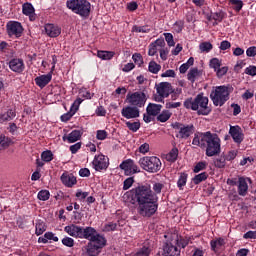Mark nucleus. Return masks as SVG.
<instances>
[{"label":"nucleus","instance_id":"obj_1","mask_svg":"<svg viewBox=\"0 0 256 256\" xmlns=\"http://www.w3.org/2000/svg\"><path fill=\"white\" fill-rule=\"evenodd\" d=\"M151 186H138L135 189V199L138 203L137 212L142 217H153L157 213L158 204H157V195L163 190V184L155 182Z\"/></svg>","mask_w":256,"mask_h":256},{"label":"nucleus","instance_id":"obj_2","mask_svg":"<svg viewBox=\"0 0 256 256\" xmlns=\"http://www.w3.org/2000/svg\"><path fill=\"white\" fill-rule=\"evenodd\" d=\"M192 145L201 147V149H205L206 147L207 157H215V155H219V153H221V139L217 134H213L211 132L195 133Z\"/></svg>","mask_w":256,"mask_h":256},{"label":"nucleus","instance_id":"obj_3","mask_svg":"<svg viewBox=\"0 0 256 256\" xmlns=\"http://www.w3.org/2000/svg\"><path fill=\"white\" fill-rule=\"evenodd\" d=\"M185 109H191L197 111L198 115H209L211 113V107H209V98L203 93L198 94L195 98H187L184 101Z\"/></svg>","mask_w":256,"mask_h":256},{"label":"nucleus","instance_id":"obj_4","mask_svg":"<svg viewBox=\"0 0 256 256\" xmlns=\"http://www.w3.org/2000/svg\"><path fill=\"white\" fill-rule=\"evenodd\" d=\"M230 93V86H217L215 90L211 92L210 99L215 107H223V105L229 101Z\"/></svg>","mask_w":256,"mask_h":256},{"label":"nucleus","instance_id":"obj_5","mask_svg":"<svg viewBox=\"0 0 256 256\" xmlns=\"http://www.w3.org/2000/svg\"><path fill=\"white\" fill-rule=\"evenodd\" d=\"M68 9L80 17H89L91 13V3L87 0H68L66 2Z\"/></svg>","mask_w":256,"mask_h":256},{"label":"nucleus","instance_id":"obj_6","mask_svg":"<svg viewBox=\"0 0 256 256\" xmlns=\"http://www.w3.org/2000/svg\"><path fill=\"white\" fill-rule=\"evenodd\" d=\"M139 165L147 173H159L161 171V159L157 156H144L139 159Z\"/></svg>","mask_w":256,"mask_h":256},{"label":"nucleus","instance_id":"obj_7","mask_svg":"<svg viewBox=\"0 0 256 256\" xmlns=\"http://www.w3.org/2000/svg\"><path fill=\"white\" fill-rule=\"evenodd\" d=\"M126 103L132 107H145V103H147V95L142 91L129 92L126 95Z\"/></svg>","mask_w":256,"mask_h":256},{"label":"nucleus","instance_id":"obj_8","mask_svg":"<svg viewBox=\"0 0 256 256\" xmlns=\"http://www.w3.org/2000/svg\"><path fill=\"white\" fill-rule=\"evenodd\" d=\"M173 129H177L176 134L177 139H189L191 135L195 132V126L193 124L185 125L179 122H176L172 125Z\"/></svg>","mask_w":256,"mask_h":256},{"label":"nucleus","instance_id":"obj_9","mask_svg":"<svg viewBox=\"0 0 256 256\" xmlns=\"http://www.w3.org/2000/svg\"><path fill=\"white\" fill-rule=\"evenodd\" d=\"M7 35L11 39H19L23 35V25L17 21H9L6 24Z\"/></svg>","mask_w":256,"mask_h":256},{"label":"nucleus","instance_id":"obj_10","mask_svg":"<svg viewBox=\"0 0 256 256\" xmlns=\"http://www.w3.org/2000/svg\"><path fill=\"white\" fill-rule=\"evenodd\" d=\"M119 168L124 171L125 175H135V173H141V169L133 159L124 160L120 165Z\"/></svg>","mask_w":256,"mask_h":256},{"label":"nucleus","instance_id":"obj_11","mask_svg":"<svg viewBox=\"0 0 256 256\" xmlns=\"http://www.w3.org/2000/svg\"><path fill=\"white\" fill-rule=\"evenodd\" d=\"M95 171H105L109 167V158L103 154L97 155L92 161Z\"/></svg>","mask_w":256,"mask_h":256},{"label":"nucleus","instance_id":"obj_12","mask_svg":"<svg viewBox=\"0 0 256 256\" xmlns=\"http://www.w3.org/2000/svg\"><path fill=\"white\" fill-rule=\"evenodd\" d=\"M156 91L160 98L158 99L159 102L163 101V99L169 97L171 93H173V88L171 87V83L169 82H161L156 85Z\"/></svg>","mask_w":256,"mask_h":256},{"label":"nucleus","instance_id":"obj_13","mask_svg":"<svg viewBox=\"0 0 256 256\" xmlns=\"http://www.w3.org/2000/svg\"><path fill=\"white\" fill-rule=\"evenodd\" d=\"M121 115L125 119H137L140 115L139 108L135 106H125L121 110Z\"/></svg>","mask_w":256,"mask_h":256},{"label":"nucleus","instance_id":"obj_14","mask_svg":"<svg viewBox=\"0 0 256 256\" xmlns=\"http://www.w3.org/2000/svg\"><path fill=\"white\" fill-rule=\"evenodd\" d=\"M181 255V250L177 248L176 244L171 242H166L163 246V254L162 256H179Z\"/></svg>","mask_w":256,"mask_h":256},{"label":"nucleus","instance_id":"obj_15","mask_svg":"<svg viewBox=\"0 0 256 256\" xmlns=\"http://www.w3.org/2000/svg\"><path fill=\"white\" fill-rule=\"evenodd\" d=\"M247 181L252 183L251 178H245V177H239L238 178V195L241 197H245L247 195V192L249 191V185L247 184Z\"/></svg>","mask_w":256,"mask_h":256},{"label":"nucleus","instance_id":"obj_16","mask_svg":"<svg viewBox=\"0 0 256 256\" xmlns=\"http://www.w3.org/2000/svg\"><path fill=\"white\" fill-rule=\"evenodd\" d=\"M9 68L14 73H23L25 71V62L23 59L14 58L9 62Z\"/></svg>","mask_w":256,"mask_h":256},{"label":"nucleus","instance_id":"obj_17","mask_svg":"<svg viewBox=\"0 0 256 256\" xmlns=\"http://www.w3.org/2000/svg\"><path fill=\"white\" fill-rule=\"evenodd\" d=\"M60 179L65 187H73V185H77V178L69 172H64Z\"/></svg>","mask_w":256,"mask_h":256},{"label":"nucleus","instance_id":"obj_18","mask_svg":"<svg viewBox=\"0 0 256 256\" xmlns=\"http://www.w3.org/2000/svg\"><path fill=\"white\" fill-rule=\"evenodd\" d=\"M51 79H53V75H51V72H49L46 75H41L35 78V83L40 89H43V87H47L49 83H51Z\"/></svg>","mask_w":256,"mask_h":256},{"label":"nucleus","instance_id":"obj_19","mask_svg":"<svg viewBox=\"0 0 256 256\" xmlns=\"http://www.w3.org/2000/svg\"><path fill=\"white\" fill-rule=\"evenodd\" d=\"M81 230H82V227L77 226L75 224L65 226V228H64V231L68 235H70V237H78L79 239H81Z\"/></svg>","mask_w":256,"mask_h":256},{"label":"nucleus","instance_id":"obj_20","mask_svg":"<svg viewBox=\"0 0 256 256\" xmlns=\"http://www.w3.org/2000/svg\"><path fill=\"white\" fill-rule=\"evenodd\" d=\"M229 133L232 139L235 141V143H241L243 141V132L241 131V127L239 126L230 127Z\"/></svg>","mask_w":256,"mask_h":256},{"label":"nucleus","instance_id":"obj_21","mask_svg":"<svg viewBox=\"0 0 256 256\" xmlns=\"http://www.w3.org/2000/svg\"><path fill=\"white\" fill-rule=\"evenodd\" d=\"M22 13L24 15H27L30 19V21H35L37 19V16L35 15V8L31 3H25L22 6Z\"/></svg>","mask_w":256,"mask_h":256},{"label":"nucleus","instance_id":"obj_22","mask_svg":"<svg viewBox=\"0 0 256 256\" xmlns=\"http://www.w3.org/2000/svg\"><path fill=\"white\" fill-rule=\"evenodd\" d=\"M45 32L48 37H59V35H61V28L59 26H55V24H46Z\"/></svg>","mask_w":256,"mask_h":256},{"label":"nucleus","instance_id":"obj_23","mask_svg":"<svg viewBox=\"0 0 256 256\" xmlns=\"http://www.w3.org/2000/svg\"><path fill=\"white\" fill-rule=\"evenodd\" d=\"M90 244H93L94 246L103 249V247H105L107 240L105 239V237H103V235L98 234V232L95 233V235L93 236L92 240H90L89 242Z\"/></svg>","mask_w":256,"mask_h":256},{"label":"nucleus","instance_id":"obj_24","mask_svg":"<svg viewBox=\"0 0 256 256\" xmlns=\"http://www.w3.org/2000/svg\"><path fill=\"white\" fill-rule=\"evenodd\" d=\"M81 135H83V132L80 130H73L67 136H63V141H68V143H75L81 139Z\"/></svg>","mask_w":256,"mask_h":256},{"label":"nucleus","instance_id":"obj_25","mask_svg":"<svg viewBox=\"0 0 256 256\" xmlns=\"http://www.w3.org/2000/svg\"><path fill=\"white\" fill-rule=\"evenodd\" d=\"M97 233V230L93 227H86L81 230L80 239H88V241H91L93 236Z\"/></svg>","mask_w":256,"mask_h":256},{"label":"nucleus","instance_id":"obj_26","mask_svg":"<svg viewBox=\"0 0 256 256\" xmlns=\"http://www.w3.org/2000/svg\"><path fill=\"white\" fill-rule=\"evenodd\" d=\"M161 109H163V105L150 103L146 108V112L152 117H157L161 113Z\"/></svg>","mask_w":256,"mask_h":256},{"label":"nucleus","instance_id":"obj_27","mask_svg":"<svg viewBox=\"0 0 256 256\" xmlns=\"http://www.w3.org/2000/svg\"><path fill=\"white\" fill-rule=\"evenodd\" d=\"M210 245L212 251H214V253H218V251H221V249L225 247V239L218 238L215 240H211Z\"/></svg>","mask_w":256,"mask_h":256},{"label":"nucleus","instance_id":"obj_28","mask_svg":"<svg viewBox=\"0 0 256 256\" xmlns=\"http://www.w3.org/2000/svg\"><path fill=\"white\" fill-rule=\"evenodd\" d=\"M15 110L10 109L7 112L0 114V123H5L7 121H13L16 117Z\"/></svg>","mask_w":256,"mask_h":256},{"label":"nucleus","instance_id":"obj_29","mask_svg":"<svg viewBox=\"0 0 256 256\" xmlns=\"http://www.w3.org/2000/svg\"><path fill=\"white\" fill-rule=\"evenodd\" d=\"M97 57H99V59H102L103 61H110V59H113V57H115V52L99 50L97 52Z\"/></svg>","mask_w":256,"mask_h":256},{"label":"nucleus","instance_id":"obj_30","mask_svg":"<svg viewBox=\"0 0 256 256\" xmlns=\"http://www.w3.org/2000/svg\"><path fill=\"white\" fill-rule=\"evenodd\" d=\"M99 249H101V248H99L98 246H95V244H91L89 242L87 245V248H86V255L97 256L100 253Z\"/></svg>","mask_w":256,"mask_h":256},{"label":"nucleus","instance_id":"obj_31","mask_svg":"<svg viewBox=\"0 0 256 256\" xmlns=\"http://www.w3.org/2000/svg\"><path fill=\"white\" fill-rule=\"evenodd\" d=\"M228 3L236 13H239L243 9V1L242 0H228Z\"/></svg>","mask_w":256,"mask_h":256},{"label":"nucleus","instance_id":"obj_32","mask_svg":"<svg viewBox=\"0 0 256 256\" xmlns=\"http://www.w3.org/2000/svg\"><path fill=\"white\" fill-rule=\"evenodd\" d=\"M201 75V72L197 68H193L188 72V81H191L192 83H195L197 81V78Z\"/></svg>","mask_w":256,"mask_h":256},{"label":"nucleus","instance_id":"obj_33","mask_svg":"<svg viewBox=\"0 0 256 256\" xmlns=\"http://www.w3.org/2000/svg\"><path fill=\"white\" fill-rule=\"evenodd\" d=\"M177 157H179V150L177 148H173L166 155V160H168L170 163H175V161H177Z\"/></svg>","mask_w":256,"mask_h":256},{"label":"nucleus","instance_id":"obj_34","mask_svg":"<svg viewBox=\"0 0 256 256\" xmlns=\"http://www.w3.org/2000/svg\"><path fill=\"white\" fill-rule=\"evenodd\" d=\"M171 112L169 110L162 111L161 114L157 116V121H160V123H166V121H169L171 119Z\"/></svg>","mask_w":256,"mask_h":256},{"label":"nucleus","instance_id":"obj_35","mask_svg":"<svg viewBox=\"0 0 256 256\" xmlns=\"http://www.w3.org/2000/svg\"><path fill=\"white\" fill-rule=\"evenodd\" d=\"M44 231H47V226L43 220H38L36 222V235H43Z\"/></svg>","mask_w":256,"mask_h":256},{"label":"nucleus","instance_id":"obj_36","mask_svg":"<svg viewBox=\"0 0 256 256\" xmlns=\"http://www.w3.org/2000/svg\"><path fill=\"white\" fill-rule=\"evenodd\" d=\"M213 49L211 42H202L199 44L200 53H209Z\"/></svg>","mask_w":256,"mask_h":256},{"label":"nucleus","instance_id":"obj_37","mask_svg":"<svg viewBox=\"0 0 256 256\" xmlns=\"http://www.w3.org/2000/svg\"><path fill=\"white\" fill-rule=\"evenodd\" d=\"M148 70L150 73H154V75H157L159 71H161V65L157 64L155 61H151L148 66Z\"/></svg>","mask_w":256,"mask_h":256},{"label":"nucleus","instance_id":"obj_38","mask_svg":"<svg viewBox=\"0 0 256 256\" xmlns=\"http://www.w3.org/2000/svg\"><path fill=\"white\" fill-rule=\"evenodd\" d=\"M126 127H128L130 131H133V133H137V131H139V129H141V123L127 121Z\"/></svg>","mask_w":256,"mask_h":256},{"label":"nucleus","instance_id":"obj_39","mask_svg":"<svg viewBox=\"0 0 256 256\" xmlns=\"http://www.w3.org/2000/svg\"><path fill=\"white\" fill-rule=\"evenodd\" d=\"M226 161H227V159L225 158V156H220L219 158H216L214 160V165L218 169H223V167H225V165H226Z\"/></svg>","mask_w":256,"mask_h":256},{"label":"nucleus","instance_id":"obj_40","mask_svg":"<svg viewBox=\"0 0 256 256\" xmlns=\"http://www.w3.org/2000/svg\"><path fill=\"white\" fill-rule=\"evenodd\" d=\"M41 159H42V161H45V163H49V162L53 161V152H51L49 150L42 152Z\"/></svg>","mask_w":256,"mask_h":256},{"label":"nucleus","instance_id":"obj_41","mask_svg":"<svg viewBox=\"0 0 256 256\" xmlns=\"http://www.w3.org/2000/svg\"><path fill=\"white\" fill-rule=\"evenodd\" d=\"M176 243L175 245H178V247H182V249H185L189 245V239L183 238V237H177V239L174 241Z\"/></svg>","mask_w":256,"mask_h":256},{"label":"nucleus","instance_id":"obj_42","mask_svg":"<svg viewBox=\"0 0 256 256\" xmlns=\"http://www.w3.org/2000/svg\"><path fill=\"white\" fill-rule=\"evenodd\" d=\"M187 185V174L186 173H181L180 177L177 182V186L179 189H183Z\"/></svg>","mask_w":256,"mask_h":256},{"label":"nucleus","instance_id":"obj_43","mask_svg":"<svg viewBox=\"0 0 256 256\" xmlns=\"http://www.w3.org/2000/svg\"><path fill=\"white\" fill-rule=\"evenodd\" d=\"M207 177L208 175L205 172H202L193 178V183L195 185H199V183H202V181H205Z\"/></svg>","mask_w":256,"mask_h":256},{"label":"nucleus","instance_id":"obj_44","mask_svg":"<svg viewBox=\"0 0 256 256\" xmlns=\"http://www.w3.org/2000/svg\"><path fill=\"white\" fill-rule=\"evenodd\" d=\"M49 197H51V193L48 190H41L38 193V199L40 201H49Z\"/></svg>","mask_w":256,"mask_h":256},{"label":"nucleus","instance_id":"obj_45","mask_svg":"<svg viewBox=\"0 0 256 256\" xmlns=\"http://www.w3.org/2000/svg\"><path fill=\"white\" fill-rule=\"evenodd\" d=\"M150 253H151V248L144 246L134 256H149Z\"/></svg>","mask_w":256,"mask_h":256},{"label":"nucleus","instance_id":"obj_46","mask_svg":"<svg viewBox=\"0 0 256 256\" xmlns=\"http://www.w3.org/2000/svg\"><path fill=\"white\" fill-rule=\"evenodd\" d=\"M210 67L214 71H217L221 67V61L218 58H212L210 60Z\"/></svg>","mask_w":256,"mask_h":256},{"label":"nucleus","instance_id":"obj_47","mask_svg":"<svg viewBox=\"0 0 256 256\" xmlns=\"http://www.w3.org/2000/svg\"><path fill=\"white\" fill-rule=\"evenodd\" d=\"M164 37L169 47H175V40H173V34L164 33Z\"/></svg>","mask_w":256,"mask_h":256},{"label":"nucleus","instance_id":"obj_48","mask_svg":"<svg viewBox=\"0 0 256 256\" xmlns=\"http://www.w3.org/2000/svg\"><path fill=\"white\" fill-rule=\"evenodd\" d=\"M132 59L134 63L138 65V67H141V65H143V56H141V54L139 53L133 54Z\"/></svg>","mask_w":256,"mask_h":256},{"label":"nucleus","instance_id":"obj_49","mask_svg":"<svg viewBox=\"0 0 256 256\" xmlns=\"http://www.w3.org/2000/svg\"><path fill=\"white\" fill-rule=\"evenodd\" d=\"M181 93H183L182 88H176L175 90H172V92L170 93L172 101H177V99H179V95H181Z\"/></svg>","mask_w":256,"mask_h":256},{"label":"nucleus","instance_id":"obj_50","mask_svg":"<svg viewBox=\"0 0 256 256\" xmlns=\"http://www.w3.org/2000/svg\"><path fill=\"white\" fill-rule=\"evenodd\" d=\"M207 169V162H198L194 167V173H199V171H204Z\"/></svg>","mask_w":256,"mask_h":256},{"label":"nucleus","instance_id":"obj_51","mask_svg":"<svg viewBox=\"0 0 256 256\" xmlns=\"http://www.w3.org/2000/svg\"><path fill=\"white\" fill-rule=\"evenodd\" d=\"M227 71H229V67L227 66L220 67L218 68V70H216V75L219 79H221V77H224V75H227Z\"/></svg>","mask_w":256,"mask_h":256},{"label":"nucleus","instance_id":"obj_52","mask_svg":"<svg viewBox=\"0 0 256 256\" xmlns=\"http://www.w3.org/2000/svg\"><path fill=\"white\" fill-rule=\"evenodd\" d=\"M133 183H135V180L133 179V177L127 178L123 184L124 191H127V189H131V187L133 186Z\"/></svg>","mask_w":256,"mask_h":256},{"label":"nucleus","instance_id":"obj_53","mask_svg":"<svg viewBox=\"0 0 256 256\" xmlns=\"http://www.w3.org/2000/svg\"><path fill=\"white\" fill-rule=\"evenodd\" d=\"M73 115H75V111L70 108L69 112H67L61 116V121H63L64 123H67V121H69V119H71V117H73Z\"/></svg>","mask_w":256,"mask_h":256},{"label":"nucleus","instance_id":"obj_54","mask_svg":"<svg viewBox=\"0 0 256 256\" xmlns=\"http://www.w3.org/2000/svg\"><path fill=\"white\" fill-rule=\"evenodd\" d=\"M81 103H83V99L81 98H77L74 103L71 105L72 111H74V113H77V111H79V105H81Z\"/></svg>","mask_w":256,"mask_h":256},{"label":"nucleus","instance_id":"obj_55","mask_svg":"<svg viewBox=\"0 0 256 256\" xmlns=\"http://www.w3.org/2000/svg\"><path fill=\"white\" fill-rule=\"evenodd\" d=\"M62 243L66 247H73L75 245V240H73V238H70V237H65L62 239Z\"/></svg>","mask_w":256,"mask_h":256},{"label":"nucleus","instance_id":"obj_56","mask_svg":"<svg viewBox=\"0 0 256 256\" xmlns=\"http://www.w3.org/2000/svg\"><path fill=\"white\" fill-rule=\"evenodd\" d=\"M166 109H177L181 107V102H166L165 104Z\"/></svg>","mask_w":256,"mask_h":256},{"label":"nucleus","instance_id":"obj_57","mask_svg":"<svg viewBox=\"0 0 256 256\" xmlns=\"http://www.w3.org/2000/svg\"><path fill=\"white\" fill-rule=\"evenodd\" d=\"M11 140L3 135L0 136V145L1 147H9Z\"/></svg>","mask_w":256,"mask_h":256},{"label":"nucleus","instance_id":"obj_58","mask_svg":"<svg viewBox=\"0 0 256 256\" xmlns=\"http://www.w3.org/2000/svg\"><path fill=\"white\" fill-rule=\"evenodd\" d=\"M76 197L80 199V201H83V199H87V197H89V192H83L81 190H77Z\"/></svg>","mask_w":256,"mask_h":256},{"label":"nucleus","instance_id":"obj_59","mask_svg":"<svg viewBox=\"0 0 256 256\" xmlns=\"http://www.w3.org/2000/svg\"><path fill=\"white\" fill-rule=\"evenodd\" d=\"M246 75H250L251 77H255L256 75V66H249L245 69Z\"/></svg>","mask_w":256,"mask_h":256},{"label":"nucleus","instance_id":"obj_60","mask_svg":"<svg viewBox=\"0 0 256 256\" xmlns=\"http://www.w3.org/2000/svg\"><path fill=\"white\" fill-rule=\"evenodd\" d=\"M224 157L226 161H233V159L237 157V151L235 150L229 151L228 154H226Z\"/></svg>","mask_w":256,"mask_h":256},{"label":"nucleus","instance_id":"obj_61","mask_svg":"<svg viewBox=\"0 0 256 256\" xmlns=\"http://www.w3.org/2000/svg\"><path fill=\"white\" fill-rule=\"evenodd\" d=\"M96 137L97 139H99V141H104V139H107V131L98 130Z\"/></svg>","mask_w":256,"mask_h":256},{"label":"nucleus","instance_id":"obj_62","mask_svg":"<svg viewBox=\"0 0 256 256\" xmlns=\"http://www.w3.org/2000/svg\"><path fill=\"white\" fill-rule=\"evenodd\" d=\"M223 17H225V15L223 14V12H215L212 14V18L214 19V21H223Z\"/></svg>","mask_w":256,"mask_h":256},{"label":"nucleus","instance_id":"obj_63","mask_svg":"<svg viewBox=\"0 0 256 256\" xmlns=\"http://www.w3.org/2000/svg\"><path fill=\"white\" fill-rule=\"evenodd\" d=\"M246 55H247V57H255V55H256V47L255 46L249 47L246 50Z\"/></svg>","mask_w":256,"mask_h":256},{"label":"nucleus","instance_id":"obj_64","mask_svg":"<svg viewBox=\"0 0 256 256\" xmlns=\"http://www.w3.org/2000/svg\"><path fill=\"white\" fill-rule=\"evenodd\" d=\"M244 239H256V231H248L244 234Z\"/></svg>","mask_w":256,"mask_h":256}]
</instances>
